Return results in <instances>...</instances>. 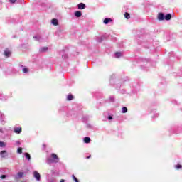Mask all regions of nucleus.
Returning a JSON list of instances; mask_svg holds the SVG:
<instances>
[{
	"label": "nucleus",
	"instance_id": "1",
	"mask_svg": "<svg viewBox=\"0 0 182 182\" xmlns=\"http://www.w3.org/2000/svg\"><path fill=\"white\" fill-rule=\"evenodd\" d=\"M52 158H48L47 159V164H52V163H58L59 161V158L58 157V155L56 154H51Z\"/></svg>",
	"mask_w": 182,
	"mask_h": 182
},
{
	"label": "nucleus",
	"instance_id": "2",
	"mask_svg": "<svg viewBox=\"0 0 182 182\" xmlns=\"http://www.w3.org/2000/svg\"><path fill=\"white\" fill-rule=\"evenodd\" d=\"M105 39H107V36H106V35H103L100 37H97L96 38V41L97 42H99L100 43L103 42V41H105Z\"/></svg>",
	"mask_w": 182,
	"mask_h": 182
},
{
	"label": "nucleus",
	"instance_id": "3",
	"mask_svg": "<svg viewBox=\"0 0 182 182\" xmlns=\"http://www.w3.org/2000/svg\"><path fill=\"white\" fill-rule=\"evenodd\" d=\"M33 176L36 178L37 181H41V174L38 173V171H33Z\"/></svg>",
	"mask_w": 182,
	"mask_h": 182
},
{
	"label": "nucleus",
	"instance_id": "4",
	"mask_svg": "<svg viewBox=\"0 0 182 182\" xmlns=\"http://www.w3.org/2000/svg\"><path fill=\"white\" fill-rule=\"evenodd\" d=\"M49 50V48L48 47H41L39 49V53H46Z\"/></svg>",
	"mask_w": 182,
	"mask_h": 182
},
{
	"label": "nucleus",
	"instance_id": "5",
	"mask_svg": "<svg viewBox=\"0 0 182 182\" xmlns=\"http://www.w3.org/2000/svg\"><path fill=\"white\" fill-rule=\"evenodd\" d=\"M14 133H16L17 134H21V133H22V128L21 127H14Z\"/></svg>",
	"mask_w": 182,
	"mask_h": 182
},
{
	"label": "nucleus",
	"instance_id": "6",
	"mask_svg": "<svg viewBox=\"0 0 182 182\" xmlns=\"http://www.w3.org/2000/svg\"><path fill=\"white\" fill-rule=\"evenodd\" d=\"M0 156L2 159H5V157H8V151L4 150L0 152Z\"/></svg>",
	"mask_w": 182,
	"mask_h": 182
},
{
	"label": "nucleus",
	"instance_id": "7",
	"mask_svg": "<svg viewBox=\"0 0 182 182\" xmlns=\"http://www.w3.org/2000/svg\"><path fill=\"white\" fill-rule=\"evenodd\" d=\"M20 68H21V70L23 73H28L29 72V69L23 66L22 64L20 65Z\"/></svg>",
	"mask_w": 182,
	"mask_h": 182
},
{
	"label": "nucleus",
	"instance_id": "8",
	"mask_svg": "<svg viewBox=\"0 0 182 182\" xmlns=\"http://www.w3.org/2000/svg\"><path fill=\"white\" fill-rule=\"evenodd\" d=\"M22 177H23V172H18L14 178L16 180H19V178H22Z\"/></svg>",
	"mask_w": 182,
	"mask_h": 182
},
{
	"label": "nucleus",
	"instance_id": "9",
	"mask_svg": "<svg viewBox=\"0 0 182 182\" xmlns=\"http://www.w3.org/2000/svg\"><path fill=\"white\" fill-rule=\"evenodd\" d=\"M104 23L105 25H107V23H110L112 22H113V19L110 18H105L104 19Z\"/></svg>",
	"mask_w": 182,
	"mask_h": 182
},
{
	"label": "nucleus",
	"instance_id": "10",
	"mask_svg": "<svg viewBox=\"0 0 182 182\" xmlns=\"http://www.w3.org/2000/svg\"><path fill=\"white\" fill-rule=\"evenodd\" d=\"M164 18H165L164 14L159 13L158 14V19H159V21H164Z\"/></svg>",
	"mask_w": 182,
	"mask_h": 182
},
{
	"label": "nucleus",
	"instance_id": "11",
	"mask_svg": "<svg viewBox=\"0 0 182 182\" xmlns=\"http://www.w3.org/2000/svg\"><path fill=\"white\" fill-rule=\"evenodd\" d=\"M52 25H54V26H58V24L59 23V21L56 18H53L51 20Z\"/></svg>",
	"mask_w": 182,
	"mask_h": 182
},
{
	"label": "nucleus",
	"instance_id": "12",
	"mask_svg": "<svg viewBox=\"0 0 182 182\" xmlns=\"http://www.w3.org/2000/svg\"><path fill=\"white\" fill-rule=\"evenodd\" d=\"M78 9H85V8H86V4H85L84 3H80L78 5Z\"/></svg>",
	"mask_w": 182,
	"mask_h": 182
},
{
	"label": "nucleus",
	"instance_id": "13",
	"mask_svg": "<svg viewBox=\"0 0 182 182\" xmlns=\"http://www.w3.org/2000/svg\"><path fill=\"white\" fill-rule=\"evenodd\" d=\"M75 16H76V18H80V16H82V11H75Z\"/></svg>",
	"mask_w": 182,
	"mask_h": 182
},
{
	"label": "nucleus",
	"instance_id": "14",
	"mask_svg": "<svg viewBox=\"0 0 182 182\" xmlns=\"http://www.w3.org/2000/svg\"><path fill=\"white\" fill-rule=\"evenodd\" d=\"M4 55L6 56V58H10L11 56V51L6 50L4 52Z\"/></svg>",
	"mask_w": 182,
	"mask_h": 182
},
{
	"label": "nucleus",
	"instance_id": "15",
	"mask_svg": "<svg viewBox=\"0 0 182 182\" xmlns=\"http://www.w3.org/2000/svg\"><path fill=\"white\" fill-rule=\"evenodd\" d=\"M24 156L28 161H31V154H29V153L28 152L24 153Z\"/></svg>",
	"mask_w": 182,
	"mask_h": 182
},
{
	"label": "nucleus",
	"instance_id": "16",
	"mask_svg": "<svg viewBox=\"0 0 182 182\" xmlns=\"http://www.w3.org/2000/svg\"><path fill=\"white\" fill-rule=\"evenodd\" d=\"M164 19L166 21H170V19H171V14H168L165 16Z\"/></svg>",
	"mask_w": 182,
	"mask_h": 182
},
{
	"label": "nucleus",
	"instance_id": "17",
	"mask_svg": "<svg viewBox=\"0 0 182 182\" xmlns=\"http://www.w3.org/2000/svg\"><path fill=\"white\" fill-rule=\"evenodd\" d=\"M123 56V53L122 52H116L115 58H122Z\"/></svg>",
	"mask_w": 182,
	"mask_h": 182
},
{
	"label": "nucleus",
	"instance_id": "18",
	"mask_svg": "<svg viewBox=\"0 0 182 182\" xmlns=\"http://www.w3.org/2000/svg\"><path fill=\"white\" fill-rule=\"evenodd\" d=\"M90 142V138L89 136L84 137V143L89 144Z\"/></svg>",
	"mask_w": 182,
	"mask_h": 182
},
{
	"label": "nucleus",
	"instance_id": "19",
	"mask_svg": "<svg viewBox=\"0 0 182 182\" xmlns=\"http://www.w3.org/2000/svg\"><path fill=\"white\" fill-rule=\"evenodd\" d=\"M36 41H38V42H42V38L40 36H36L33 37Z\"/></svg>",
	"mask_w": 182,
	"mask_h": 182
},
{
	"label": "nucleus",
	"instance_id": "20",
	"mask_svg": "<svg viewBox=\"0 0 182 182\" xmlns=\"http://www.w3.org/2000/svg\"><path fill=\"white\" fill-rule=\"evenodd\" d=\"M6 173V168H0V174H5Z\"/></svg>",
	"mask_w": 182,
	"mask_h": 182
},
{
	"label": "nucleus",
	"instance_id": "21",
	"mask_svg": "<svg viewBox=\"0 0 182 182\" xmlns=\"http://www.w3.org/2000/svg\"><path fill=\"white\" fill-rule=\"evenodd\" d=\"M67 100H73V95L72 94H69L68 96H67Z\"/></svg>",
	"mask_w": 182,
	"mask_h": 182
},
{
	"label": "nucleus",
	"instance_id": "22",
	"mask_svg": "<svg viewBox=\"0 0 182 182\" xmlns=\"http://www.w3.org/2000/svg\"><path fill=\"white\" fill-rule=\"evenodd\" d=\"M5 119V115L0 112V122H4Z\"/></svg>",
	"mask_w": 182,
	"mask_h": 182
},
{
	"label": "nucleus",
	"instance_id": "23",
	"mask_svg": "<svg viewBox=\"0 0 182 182\" xmlns=\"http://www.w3.org/2000/svg\"><path fill=\"white\" fill-rule=\"evenodd\" d=\"M124 17L126 18V19H130V14L126 12L124 14Z\"/></svg>",
	"mask_w": 182,
	"mask_h": 182
},
{
	"label": "nucleus",
	"instance_id": "24",
	"mask_svg": "<svg viewBox=\"0 0 182 182\" xmlns=\"http://www.w3.org/2000/svg\"><path fill=\"white\" fill-rule=\"evenodd\" d=\"M6 146V143L0 141V147H5Z\"/></svg>",
	"mask_w": 182,
	"mask_h": 182
},
{
	"label": "nucleus",
	"instance_id": "25",
	"mask_svg": "<svg viewBox=\"0 0 182 182\" xmlns=\"http://www.w3.org/2000/svg\"><path fill=\"white\" fill-rule=\"evenodd\" d=\"M122 113H127V107H123L122 110Z\"/></svg>",
	"mask_w": 182,
	"mask_h": 182
},
{
	"label": "nucleus",
	"instance_id": "26",
	"mask_svg": "<svg viewBox=\"0 0 182 182\" xmlns=\"http://www.w3.org/2000/svg\"><path fill=\"white\" fill-rule=\"evenodd\" d=\"M17 153H18V154H22V148L21 147L18 148Z\"/></svg>",
	"mask_w": 182,
	"mask_h": 182
},
{
	"label": "nucleus",
	"instance_id": "27",
	"mask_svg": "<svg viewBox=\"0 0 182 182\" xmlns=\"http://www.w3.org/2000/svg\"><path fill=\"white\" fill-rule=\"evenodd\" d=\"M72 177H73V180H74V181L79 182V180L77 179V177L75 176V175H73Z\"/></svg>",
	"mask_w": 182,
	"mask_h": 182
},
{
	"label": "nucleus",
	"instance_id": "28",
	"mask_svg": "<svg viewBox=\"0 0 182 182\" xmlns=\"http://www.w3.org/2000/svg\"><path fill=\"white\" fill-rule=\"evenodd\" d=\"M48 182H58V180L55 178H53L50 179Z\"/></svg>",
	"mask_w": 182,
	"mask_h": 182
},
{
	"label": "nucleus",
	"instance_id": "29",
	"mask_svg": "<svg viewBox=\"0 0 182 182\" xmlns=\"http://www.w3.org/2000/svg\"><path fill=\"white\" fill-rule=\"evenodd\" d=\"M109 100H110V102H114V96H110Z\"/></svg>",
	"mask_w": 182,
	"mask_h": 182
},
{
	"label": "nucleus",
	"instance_id": "30",
	"mask_svg": "<svg viewBox=\"0 0 182 182\" xmlns=\"http://www.w3.org/2000/svg\"><path fill=\"white\" fill-rule=\"evenodd\" d=\"M181 167H182V166L180 165V164H178V165L176 166V168L177 170H180V168H181Z\"/></svg>",
	"mask_w": 182,
	"mask_h": 182
},
{
	"label": "nucleus",
	"instance_id": "31",
	"mask_svg": "<svg viewBox=\"0 0 182 182\" xmlns=\"http://www.w3.org/2000/svg\"><path fill=\"white\" fill-rule=\"evenodd\" d=\"M0 178H1V180H5V178H6V175H1Z\"/></svg>",
	"mask_w": 182,
	"mask_h": 182
},
{
	"label": "nucleus",
	"instance_id": "32",
	"mask_svg": "<svg viewBox=\"0 0 182 182\" xmlns=\"http://www.w3.org/2000/svg\"><path fill=\"white\" fill-rule=\"evenodd\" d=\"M63 59H68V54H64L62 55Z\"/></svg>",
	"mask_w": 182,
	"mask_h": 182
},
{
	"label": "nucleus",
	"instance_id": "33",
	"mask_svg": "<svg viewBox=\"0 0 182 182\" xmlns=\"http://www.w3.org/2000/svg\"><path fill=\"white\" fill-rule=\"evenodd\" d=\"M16 146H21V141H16Z\"/></svg>",
	"mask_w": 182,
	"mask_h": 182
},
{
	"label": "nucleus",
	"instance_id": "34",
	"mask_svg": "<svg viewBox=\"0 0 182 182\" xmlns=\"http://www.w3.org/2000/svg\"><path fill=\"white\" fill-rule=\"evenodd\" d=\"M108 120H113V117L112 115H109Z\"/></svg>",
	"mask_w": 182,
	"mask_h": 182
},
{
	"label": "nucleus",
	"instance_id": "35",
	"mask_svg": "<svg viewBox=\"0 0 182 182\" xmlns=\"http://www.w3.org/2000/svg\"><path fill=\"white\" fill-rule=\"evenodd\" d=\"M11 4H15L16 2V0H9Z\"/></svg>",
	"mask_w": 182,
	"mask_h": 182
},
{
	"label": "nucleus",
	"instance_id": "36",
	"mask_svg": "<svg viewBox=\"0 0 182 182\" xmlns=\"http://www.w3.org/2000/svg\"><path fill=\"white\" fill-rule=\"evenodd\" d=\"M90 157H92V156H91V155H90V156H87V157H86V159H90Z\"/></svg>",
	"mask_w": 182,
	"mask_h": 182
},
{
	"label": "nucleus",
	"instance_id": "37",
	"mask_svg": "<svg viewBox=\"0 0 182 182\" xmlns=\"http://www.w3.org/2000/svg\"><path fill=\"white\" fill-rule=\"evenodd\" d=\"M60 182H65V179H61Z\"/></svg>",
	"mask_w": 182,
	"mask_h": 182
},
{
	"label": "nucleus",
	"instance_id": "38",
	"mask_svg": "<svg viewBox=\"0 0 182 182\" xmlns=\"http://www.w3.org/2000/svg\"><path fill=\"white\" fill-rule=\"evenodd\" d=\"M155 116H156V117H159V114H156Z\"/></svg>",
	"mask_w": 182,
	"mask_h": 182
},
{
	"label": "nucleus",
	"instance_id": "39",
	"mask_svg": "<svg viewBox=\"0 0 182 182\" xmlns=\"http://www.w3.org/2000/svg\"><path fill=\"white\" fill-rule=\"evenodd\" d=\"M43 146V147H46V144H44Z\"/></svg>",
	"mask_w": 182,
	"mask_h": 182
},
{
	"label": "nucleus",
	"instance_id": "40",
	"mask_svg": "<svg viewBox=\"0 0 182 182\" xmlns=\"http://www.w3.org/2000/svg\"><path fill=\"white\" fill-rule=\"evenodd\" d=\"M147 62H150V59H148V60H147Z\"/></svg>",
	"mask_w": 182,
	"mask_h": 182
},
{
	"label": "nucleus",
	"instance_id": "41",
	"mask_svg": "<svg viewBox=\"0 0 182 182\" xmlns=\"http://www.w3.org/2000/svg\"><path fill=\"white\" fill-rule=\"evenodd\" d=\"M62 52H65V50H62Z\"/></svg>",
	"mask_w": 182,
	"mask_h": 182
}]
</instances>
